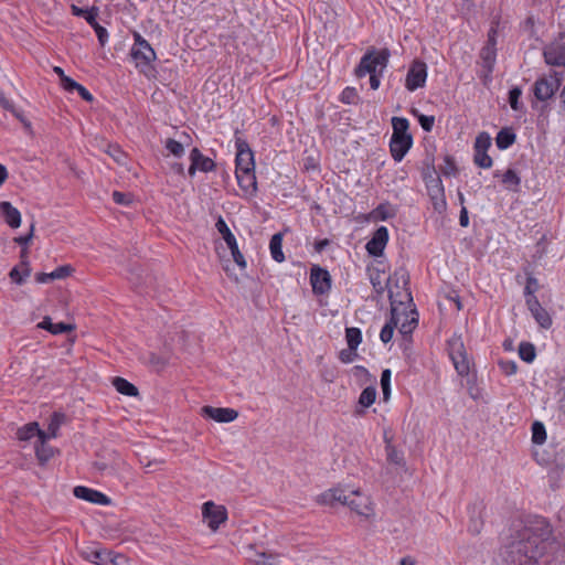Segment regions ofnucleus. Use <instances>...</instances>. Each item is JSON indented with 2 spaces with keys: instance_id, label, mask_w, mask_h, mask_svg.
I'll return each instance as SVG.
<instances>
[{
  "instance_id": "1",
  "label": "nucleus",
  "mask_w": 565,
  "mask_h": 565,
  "mask_svg": "<svg viewBox=\"0 0 565 565\" xmlns=\"http://www.w3.org/2000/svg\"><path fill=\"white\" fill-rule=\"evenodd\" d=\"M564 554L553 533V526L541 515H527L512 527L510 541L501 552L510 565H547Z\"/></svg>"
},
{
  "instance_id": "2",
  "label": "nucleus",
  "mask_w": 565,
  "mask_h": 565,
  "mask_svg": "<svg viewBox=\"0 0 565 565\" xmlns=\"http://www.w3.org/2000/svg\"><path fill=\"white\" fill-rule=\"evenodd\" d=\"M393 134L390 139V152L396 162H401L413 146V136L408 132L409 121L405 117H392Z\"/></svg>"
},
{
  "instance_id": "3",
  "label": "nucleus",
  "mask_w": 565,
  "mask_h": 565,
  "mask_svg": "<svg viewBox=\"0 0 565 565\" xmlns=\"http://www.w3.org/2000/svg\"><path fill=\"white\" fill-rule=\"evenodd\" d=\"M130 55L140 73L148 78L153 76L154 67L152 62L156 61L157 54L150 43L138 32L134 33Z\"/></svg>"
},
{
  "instance_id": "4",
  "label": "nucleus",
  "mask_w": 565,
  "mask_h": 565,
  "mask_svg": "<svg viewBox=\"0 0 565 565\" xmlns=\"http://www.w3.org/2000/svg\"><path fill=\"white\" fill-rule=\"evenodd\" d=\"M390 57L391 52L386 47L381 50L369 47L354 70L355 76L362 78L367 73L379 72L380 75H383V71L387 67Z\"/></svg>"
},
{
  "instance_id": "5",
  "label": "nucleus",
  "mask_w": 565,
  "mask_h": 565,
  "mask_svg": "<svg viewBox=\"0 0 565 565\" xmlns=\"http://www.w3.org/2000/svg\"><path fill=\"white\" fill-rule=\"evenodd\" d=\"M447 352L457 374L460 377L468 376L473 362L468 355L461 334L454 333L447 340Z\"/></svg>"
},
{
  "instance_id": "6",
  "label": "nucleus",
  "mask_w": 565,
  "mask_h": 565,
  "mask_svg": "<svg viewBox=\"0 0 565 565\" xmlns=\"http://www.w3.org/2000/svg\"><path fill=\"white\" fill-rule=\"evenodd\" d=\"M81 556L95 565H128V558L98 544L88 545L79 550Z\"/></svg>"
},
{
  "instance_id": "7",
  "label": "nucleus",
  "mask_w": 565,
  "mask_h": 565,
  "mask_svg": "<svg viewBox=\"0 0 565 565\" xmlns=\"http://www.w3.org/2000/svg\"><path fill=\"white\" fill-rule=\"evenodd\" d=\"M563 81V72L551 71L547 75L539 77L533 85V94L540 102L554 97Z\"/></svg>"
},
{
  "instance_id": "8",
  "label": "nucleus",
  "mask_w": 565,
  "mask_h": 565,
  "mask_svg": "<svg viewBox=\"0 0 565 565\" xmlns=\"http://www.w3.org/2000/svg\"><path fill=\"white\" fill-rule=\"evenodd\" d=\"M544 62L554 67H565V32H559L543 49Z\"/></svg>"
},
{
  "instance_id": "9",
  "label": "nucleus",
  "mask_w": 565,
  "mask_h": 565,
  "mask_svg": "<svg viewBox=\"0 0 565 565\" xmlns=\"http://www.w3.org/2000/svg\"><path fill=\"white\" fill-rule=\"evenodd\" d=\"M428 76L427 65L422 60H414L405 77V88L408 92H415L425 86Z\"/></svg>"
},
{
  "instance_id": "10",
  "label": "nucleus",
  "mask_w": 565,
  "mask_h": 565,
  "mask_svg": "<svg viewBox=\"0 0 565 565\" xmlns=\"http://www.w3.org/2000/svg\"><path fill=\"white\" fill-rule=\"evenodd\" d=\"M215 227H216L217 232L222 235L227 247L230 248L232 257H233L234 262L236 263V265L242 269L246 268L247 264L244 258V255L241 253V250L238 248L236 237L231 232L225 220L221 215L218 216V218L215 223Z\"/></svg>"
},
{
  "instance_id": "11",
  "label": "nucleus",
  "mask_w": 565,
  "mask_h": 565,
  "mask_svg": "<svg viewBox=\"0 0 565 565\" xmlns=\"http://www.w3.org/2000/svg\"><path fill=\"white\" fill-rule=\"evenodd\" d=\"M235 171L255 170L254 152L248 142L241 137H235Z\"/></svg>"
},
{
  "instance_id": "12",
  "label": "nucleus",
  "mask_w": 565,
  "mask_h": 565,
  "mask_svg": "<svg viewBox=\"0 0 565 565\" xmlns=\"http://www.w3.org/2000/svg\"><path fill=\"white\" fill-rule=\"evenodd\" d=\"M202 516L212 531H216L227 520V510L224 505L206 501L202 505Z\"/></svg>"
},
{
  "instance_id": "13",
  "label": "nucleus",
  "mask_w": 565,
  "mask_h": 565,
  "mask_svg": "<svg viewBox=\"0 0 565 565\" xmlns=\"http://www.w3.org/2000/svg\"><path fill=\"white\" fill-rule=\"evenodd\" d=\"M356 514L370 519L374 515L372 502L369 497L362 494L359 491H350L347 493V500L343 502Z\"/></svg>"
},
{
  "instance_id": "14",
  "label": "nucleus",
  "mask_w": 565,
  "mask_h": 565,
  "mask_svg": "<svg viewBox=\"0 0 565 565\" xmlns=\"http://www.w3.org/2000/svg\"><path fill=\"white\" fill-rule=\"evenodd\" d=\"M310 285L315 295L328 294L332 285L330 273L319 265H313L310 269Z\"/></svg>"
},
{
  "instance_id": "15",
  "label": "nucleus",
  "mask_w": 565,
  "mask_h": 565,
  "mask_svg": "<svg viewBox=\"0 0 565 565\" xmlns=\"http://www.w3.org/2000/svg\"><path fill=\"white\" fill-rule=\"evenodd\" d=\"M479 58V78L482 81L483 85H488L492 82V73L497 62V50L482 46Z\"/></svg>"
},
{
  "instance_id": "16",
  "label": "nucleus",
  "mask_w": 565,
  "mask_h": 565,
  "mask_svg": "<svg viewBox=\"0 0 565 565\" xmlns=\"http://www.w3.org/2000/svg\"><path fill=\"white\" fill-rule=\"evenodd\" d=\"M427 193L430 199L434 211L437 212L438 214L445 213L447 210V201L441 179H434L428 181Z\"/></svg>"
},
{
  "instance_id": "17",
  "label": "nucleus",
  "mask_w": 565,
  "mask_h": 565,
  "mask_svg": "<svg viewBox=\"0 0 565 565\" xmlns=\"http://www.w3.org/2000/svg\"><path fill=\"white\" fill-rule=\"evenodd\" d=\"M191 164L188 169V174L193 178L198 171L207 173L212 172L216 168V163L209 157L204 156L199 148H193L190 151Z\"/></svg>"
},
{
  "instance_id": "18",
  "label": "nucleus",
  "mask_w": 565,
  "mask_h": 565,
  "mask_svg": "<svg viewBox=\"0 0 565 565\" xmlns=\"http://www.w3.org/2000/svg\"><path fill=\"white\" fill-rule=\"evenodd\" d=\"M388 242V230L385 226H380L373 233L371 239L366 243L365 248L369 255L380 257Z\"/></svg>"
},
{
  "instance_id": "19",
  "label": "nucleus",
  "mask_w": 565,
  "mask_h": 565,
  "mask_svg": "<svg viewBox=\"0 0 565 565\" xmlns=\"http://www.w3.org/2000/svg\"><path fill=\"white\" fill-rule=\"evenodd\" d=\"M73 493L77 499H81V500H84V501H87V502H90L94 504L106 507L111 503V499L108 495H106L105 493H103L98 490H95V489H92L88 487L77 486L74 488Z\"/></svg>"
},
{
  "instance_id": "20",
  "label": "nucleus",
  "mask_w": 565,
  "mask_h": 565,
  "mask_svg": "<svg viewBox=\"0 0 565 565\" xmlns=\"http://www.w3.org/2000/svg\"><path fill=\"white\" fill-rule=\"evenodd\" d=\"M493 178L500 179L503 188L512 193H519L521 191V177L514 168H508L504 172L495 170Z\"/></svg>"
},
{
  "instance_id": "21",
  "label": "nucleus",
  "mask_w": 565,
  "mask_h": 565,
  "mask_svg": "<svg viewBox=\"0 0 565 565\" xmlns=\"http://www.w3.org/2000/svg\"><path fill=\"white\" fill-rule=\"evenodd\" d=\"M483 510H484V504L482 501H476L468 505V514H469L468 532L472 535H478L482 531V527H483L482 512H483Z\"/></svg>"
},
{
  "instance_id": "22",
  "label": "nucleus",
  "mask_w": 565,
  "mask_h": 565,
  "mask_svg": "<svg viewBox=\"0 0 565 565\" xmlns=\"http://www.w3.org/2000/svg\"><path fill=\"white\" fill-rule=\"evenodd\" d=\"M202 415L217 423H231L237 418L238 413L234 408L204 406Z\"/></svg>"
},
{
  "instance_id": "23",
  "label": "nucleus",
  "mask_w": 565,
  "mask_h": 565,
  "mask_svg": "<svg viewBox=\"0 0 565 565\" xmlns=\"http://www.w3.org/2000/svg\"><path fill=\"white\" fill-rule=\"evenodd\" d=\"M526 307L530 310L532 317L536 323L543 329H550L552 327V318L546 309H544L537 298H531L526 301Z\"/></svg>"
},
{
  "instance_id": "24",
  "label": "nucleus",
  "mask_w": 565,
  "mask_h": 565,
  "mask_svg": "<svg viewBox=\"0 0 565 565\" xmlns=\"http://www.w3.org/2000/svg\"><path fill=\"white\" fill-rule=\"evenodd\" d=\"M0 215L12 228H18L21 225L20 211L8 201L0 202Z\"/></svg>"
},
{
  "instance_id": "25",
  "label": "nucleus",
  "mask_w": 565,
  "mask_h": 565,
  "mask_svg": "<svg viewBox=\"0 0 565 565\" xmlns=\"http://www.w3.org/2000/svg\"><path fill=\"white\" fill-rule=\"evenodd\" d=\"M238 186L246 193L255 194L257 192V181L255 170L235 171Z\"/></svg>"
},
{
  "instance_id": "26",
  "label": "nucleus",
  "mask_w": 565,
  "mask_h": 565,
  "mask_svg": "<svg viewBox=\"0 0 565 565\" xmlns=\"http://www.w3.org/2000/svg\"><path fill=\"white\" fill-rule=\"evenodd\" d=\"M191 141V137L185 131L180 134V140H175L173 138H168L164 141V148L168 150L170 154L175 158H182L184 156V147L188 146Z\"/></svg>"
},
{
  "instance_id": "27",
  "label": "nucleus",
  "mask_w": 565,
  "mask_h": 565,
  "mask_svg": "<svg viewBox=\"0 0 565 565\" xmlns=\"http://www.w3.org/2000/svg\"><path fill=\"white\" fill-rule=\"evenodd\" d=\"M347 500V491L341 488H333L324 491L323 493L319 494L317 498V502L320 504H328L332 505L335 502H339L343 504V502Z\"/></svg>"
},
{
  "instance_id": "28",
  "label": "nucleus",
  "mask_w": 565,
  "mask_h": 565,
  "mask_svg": "<svg viewBox=\"0 0 565 565\" xmlns=\"http://www.w3.org/2000/svg\"><path fill=\"white\" fill-rule=\"evenodd\" d=\"M47 440H50V436L42 433L35 444V456L41 463L49 461L54 455V450L47 445Z\"/></svg>"
},
{
  "instance_id": "29",
  "label": "nucleus",
  "mask_w": 565,
  "mask_h": 565,
  "mask_svg": "<svg viewBox=\"0 0 565 565\" xmlns=\"http://www.w3.org/2000/svg\"><path fill=\"white\" fill-rule=\"evenodd\" d=\"M38 328L44 329L52 334H62L72 331L74 326L65 322L53 323L50 317H44V319L38 324Z\"/></svg>"
},
{
  "instance_id": "30",
  "label": "nucleus",
  "mask_w": 565,
  "mask_h": 565,
  "mask_svg": "<svg viewBox=\"0 0 565 565\" xmlns=\"http://www.w3.org/2000/svg\"><path fill=\"white\" fill-rule=\"evenodd\" d=\"M42 433H44V430L40 429L39 424L36 422H32L18 428L17 438L20 441H29L34 437L39 439Z\"/></svg>"
},
{
  "instance_id": "31",
  "label": "nucleus",
  "mask_w": 565,
  "mask_h": 565,
  "mask_svg": "<svg viewBox=\"0 0 565 565\" xmlns=\"http://www.w3.org/2000/svg\"><path fill=\"white\" fill-rule=\"evenodd\" d=\"M516 140V135L512 128L505 127L499 130L495 137V145L500 150L509 149Z\"/></svg>"
},
{
  "instance_id": "32",
  "label": "nucleus",
  "mask_w": 565,
  "mask_h": 565,
  "mask_svg": "<svg viewBox=\"0 0 565 565\" xmlns=\"http://www.w3.org/2000/svg\"><path fill=\"white\" fill-rule=\"evenodd\" d=\"M375 399H376V390H375V387H373V386L365 387L361 392L360 397H359V405L362 408H356L355 409V415L362 416L364 414V409L363 408H367L371 405H373Z\"/></svg>"
},
{
  "instance_id": "33",
  "label": "nucleus",
  "mask_w": 565,
  "mask_h": 565,
  "mask_svg": "<svg viewBox=\"0 0 565 565\" xmlns=\"http://www.w3.org/2000/svg\"><path fill=\"white\" fill-rule=\"evenodd\" d=\"M397 209L390 202L379 204L371 213L374 220L387 221L396 216Z\"/></svg>"
},
{
  "instance_id": "34",
  "label": "nucleus",
  "mask_w": 565,
  "mask_h": 565,
  "mask_svg": "<svg viewBox=\"0 0 565 565\" xmlns=\"http://www.w3.org/2000/svg\"><path fill=\"white\" fill-rule=\"evenodd\" d=\"M399 319L396 309H392L390 320L384 324L380 332V339L383 343H388L394 333V329L398 326Z\"/></svg>"
},
{
  "instance_id": "35",
  "label": "nucleus",
  "mask_w": 565,
  "mask_h": 565,
  "mask_svg": "<svg viewBox=\"0 0 565 565\" xmlns=\"http://www.w3.org/2000/svg\"><path fill=\"white\" fill-rule=\"evenodd\" d=\"M269 250L271 258L277 263L285 260V254L282 252V234L276 233L271 236L269 242Z\"/></svg>"
},
{
  "instance_id": "36",
  "label": "nucleus",
  "mask_w": 565,
  "mask_h": 565,
  "mask_svg": "<svg viewBox=\"0 0 565 565\" xmlns=\"http://www.w3.org/2000/svg\"><path fill=\"white\" fill-rule=\"evenodd\" d=\"M71 11L73 15L84 18L89 25L96 23L98 17V8L96 7H92L90 9H83L72 4Z\"/></svg>"
},
{
  "instance_id": "37",
  "label": "nucleus",
  "mask_w": 565,
  "mask_h": 565,
  "mask_svg": "<svg viewBox=\"0 0 565 565\" xmlns=\"http://www.w3.org/2000/svg\"><path fill=\"white\" fill-rule=\"evenodd\" d=\"M113 384L116 387V390L122 395H126V396H137L138 395V388L132 383L127 381L126 379L117 376L114 379Z\"/></svg>"
},
{
  "instance_id": "38",
  "label": "nucleus",
  "mask_w": 565,
  "mask_h": 565,
  "mask_svg": "<svg viewBox=\"0 0 565 565\" xmlns=\"http://www.w3.org/2000/svg\"><path fill=\"white\" fill-rule=\"evenodd\" d=\"M385 451H386V459L390 463H393L395 466H403L404 465V456L403 454L396 449V447L385 437Z\"/></svg>"
},
{
  "instance_id": "39",
  "label": "nucleus",
  "mask_w": 565,
  "mask_h": 565,
  "mask_svg": "<svg viewBox=\"0 0 565 565\" xmlns=\"http://www.w3.org/2000/svg\"><path fill=\"white\" fill-rule=\"evenodd\" d=\"M345 340L351 350H356L362 342V332L359 328L350 327L345 329Z\"/></svg>"
},
{
  "instance_id": "40",
  "label": "nucleus",
  "mask_w": 565,
  "mask_h": 565,
  "mask_svg": "<svg viewBox=\"0 0 565 565\" xmlns=\"http://www.w3.org/2000/svg\"><path fill=\"white\" fill-rule=\"evenodd\" d=\"M21 267L22 269H20L19 267H13L9 274L12 281H14L18 285H22L25 281V278L30 276L29 264L22 262Z\"/></svg>"
},
{
  "instance_id": "41",
  "label": "nucleus",
  "mask_w": 565,
  "mask_h": 565,
  "mask_svg": "<svg viewBox=\"0 0 565 565\" xmlns=\"http://www.w3.org/2000/svg\"><path fill=\"white\" fill-rule=\"evenodd\" d=\"M532 443L535 445H543L546 441V429L542 422L535 420L531 427Z\"/></svg>"
},
{
  "instance_id": "42",
  "label": "nucleus",
  "mask_w": 565,
  "mask_h": 565,
  "mask_svg": "<svg viewBox=\"0 0 565 565\" xmlns=\"http://www.w3.org/2000/svg\"><path fill=\"white\" fill-rule=\"evenodd\" d=\"M519 356L526 363L533 362L536 356L535 347L530 342H521L519 345Z\"/></svg>"
},
{
  "instance_id": "43",
  "label": "nucleus",
  "mask_w": 565,
  "mask_h": 565,
  "mask_svg": "<svg viewBox=\"0 0 565 565\" xmlns=\"http://www.w3.org/2000/svg\"><path fill=\"white\" fill-rule=\"evenodd\" d=\"M253 562L255 565H278L279 556L273 553L259 552L256 553Z\"/></svg>"
},
{
  "instance_id": "44",
  "label": "nucleus",
  "mask_w": 565,
  "mask_h": 565,
  "mask_svg": "<svg viewBox=\"0 0 565 565\" xmlns=\"http://www.w3.org/2000/svg\"><path fill=\"white\" fill-rule=\"evenodd\" d=\"M339 100L345 105H356L360 100L358 90L354 87L347 86L340 94Z\"/></svg>"
},
{
  "instance_id": "45",
  "label": "nucleus",
  "mask_w": 565,
  "mask_h": 565,
  "mask_svg": "<svg viewBox=\"0 0 565 565\" xmlns=\"http://www.w3.org/2000/svg\"><path fill=\"white\" fill-rule=\"evenodd\" d=\"M492 145V138L491 136L486 132H479L475 140L473 150L475 151H488V149Z\"/></svg>"
},
{
  "instance_id": "46",
  "label": "nucleus",
  "mask_w": 565,
  "mask_h": 565,
  "mask_svg": "<svg viewBox=\"0 0 565 565\" xmlns=\"http://www.w3.org/2000/svg\"><path fill=\"white\" fill-rule=\"evenodd\" d=\"M63 417L64 416L62 414L54 413L49 423L47 430L44 431V435L50 436V439L56 438Z\"/></svg>"
},
{
  "instance_id": "47",
  "label": "nucleus",
  "mask_w": 565,
  "mask_h": 565,
  "mask_svg": "<svg viewBox=\"0 0 565 565\" xmlns=\"http://www.w3.org/2000/svg\"><path fill=\"white\" fill-rule=\"evenodd\" d=\"M473 162L476 166L482 169H490L493 164V160L488 154V151H475Z\"/></svg>"
},
{
  "instance_id": "48",
  "label": "nucleus",
  "mask_w": 565,
  "mask_h": 565,
  "mask_svg": "<svg viewBox=\"0 0 565 565\" xmlns=\"http://www.w3.org/2000/svg\"><path fill=\"white\" fill-rule=\"evenodd\" d=\"M537 289H539L537 279L532 275L527 276L526 284L524 287L525 302L531 298H536L535 292Z\"/></svg>"
},
{
  "instance_id": "49",
  "label": "nucleus",
  "mask_w": 565,
  "mask_h": 565,
  "mask_svg": "<svg viewBox=\"0 0 565 565\" xmlns=\"http://www.w3.org/2000/svg\"><path fill=\"white\" fill-rule=\"evenodd\" d=\"M418 324V319L415 317L408 318L401 323L398 330L404 338L409 337Z\"/></svg>"
},
{
  "instance_id": "50",
  "label": "nucleus",
  "mask_w": 565,
  "mask_h": 565,
  "mask_svg": "<svg viewBox=\"0 0 565 565\" xmlns=\"http://www.w3.org/2000/svg\"><path fill=\"white\" fill-rule=\"evenodd\" d=\"M522 95V90L520 87L514 86L509 90V104L513 110H520L521 109V103L520 97Z\"/></svg>"
},
{
  "instance_id": "51",
  "label": "nucleus",
  "mask_w": 565,
  "mask_h": 565,
  "mask_svg": "<svg viewBox=\"0 0 565 565\" xmlns=\"http://www.w3.org/2000/svg\"><path fill=\"white\" fill-rule=\"evenodd\" d=\"M107 153L119 164H125L127 156L126 153L116 145H109Z\"/></svg>"
},
{
  "instance_id": "52",
  "label": "nucleus",
  "mask_w": 565,
  "mask_h": 565,
  "mask_svg": "<svg viewBox=\"0 0 565 565\" xmlns=\"http://www.w3.org/2000/svg\"><path fill=\"white\" fill-rule=\"evenodd\" d=\"M440 171L446 177L454 175L457 172L456 163L450 156L444 158V164L440 167Z\"/></svg>"
},
{
  "instance_id": "53",
  "label": "nucleus",
  "mask_w": 565,
  "mask_h": 565,
  "mask_svg": "<svg viewBox=\"0 0 565 565\" xmlns=\"http://www.w3.org/2000/svg\"><path fill=\"white\" fill-rule=\"evenodd\" d=\"M90 26L94 29L99 44L104 46L109 38L107 29L102 26L97 21L96 23L90 24Z\"/></svg>"
},
{
  "instance_id": "54",
  "label": "nucleus",
  "mask_w": 565,
  "mask_h": 565,
  "mask_svg": "<svg viewBox=\"0 0 565 565\" xmlns=\"http://www.w3.org/2000/svg\"><path fill=\"white\" fill-rule=\"evenodd\" d=\"M500 370L508 376H511L516 373L518 365L512 360H501L499 362Z\"/></svg>"
},
{
  "instance_id": "55",
  "label": "nucleus",
  "mask_w": 565,
  "mask_h": 565,
  "mask_svg": "<svg viewBox=\"0 0 565 565\" xmlns=\"http://www.w3.org/2000/svg\"><path fill=\"white\" fill-rule=\"evenodd\" d=\"M418 122L424 131L430 132L434 128L435 117L428 115H418Z\"/></svg>"
},
{
  "instance_id": "56",
  "label": "nucleus",
  "mask_w": 565,
  "mask_h": 565,
  "mask_svg": "<svg viewBox=\"0 0 565 565\" xmlns=\"http://www.w3.org/2000/svg\"><path fill=\"white\" fill-rule=\"evenodd\" d=\"M381 386H382L384 396L387 397L391 392V370L386 369L382 372Z\"/></svg>"
},
{
  "instance_id": "57",
  "label": "nucleus",
  "mask_w": 565,
  "mask_h": 565,
  "mask_svg": "<svg viewBox=\"0 0 565 565\" xmlns=\"http://www.w3.org/2000/svg\"><path fill=\"white\" fill-rule=\"evenodd\" d=\"M356 350H351L349 347L348 349L341 350L339 353V359L342 363H351L358 358Z\"/></svg>"
},
{
  "instance_id": "58",
  "label": "nucleus",
  "mask_w": 565,
  "mask_h": 565,
  "mask_svg": "<svg viewBox=\"0 0 565 565\" xmlns=\"http://www.w3.org/2000/svg\"><path fill=\"white\" fill-rule=\"evenodd\" d=\"M113 200L115 203L119 205L127 206L131 203V196L127 193L114 191L113 192Z\"/></svg>"
},
{
  "instance_id": "59",
  "label": "nucleus",
  "mask_w": 565,
  "mask_h": 565,
  "mask_svg": "<svg viewBox=\"0 0 565 565\" xmlns=\"http://www.w3.org/2000/svg\"><path fill=\"white\" fill-rule=\"evenodd\" d=\"M72 268L71 266H60L57 268H55L52 273H53V277H54V280L55 279H63L67 276H70V274L72 273Z\"/></svg>"
},
{
  "instance_id": "60",
  "label": "nucleus",
  "mask_w": 565,
  "mask_h": 565,
  "mask_svg": "<svg viewBox=\"0 0 565 565\" xmlns=\"http://www.w3.org/2000/svg\"><path fill=\"white\" fill-rule=\"evenodd\" d=\"M62 81V84H63V87L65 90L67 92H74L76 89V87L78 86L79 83H77L76 81H74L73 78L66 76V75H63V77L61 78Z\"/></svg>"
},
{
  "instance_id": "61",
  "label": "nucleus",
  "mask_w": 565,
  "mask_h": 565,
  "mask_svg": "<svg viewBox=\"0 0 565 565\" xmlns=\"http://www.w3.org/2000/svg\"><path fill=\"white\" fill-rule=\"evenodd\" d=\"M483 47L497 50V31L491 28L488 32V39Z\"/></svg>"
},
{
  "instance_id": "62",
  "label": "nucleus",
  "mask_w": 565,
  "mask_h": 565,
  "mask_svg": "<svg viewBox=\"0 0 565 565\" xmlns=\"http://www.w3.org/2000/svg\"><path fill=\"white\" fill-rule=\"evenodd\" d=\"M423 179L426 185L427 182L430 180L440 179V177L436 174V170L433 163L428 166L427 169L424 171Z\"/></svg>"
},
{
  "instance_id": "63",
  "label": "nucleus",
  "mask_w": 565,
  "mask_h": 565,
  "mask_svg": "<svg viewBox=\"0 0 565 565\" xmlns=\"http://www.w3.org/2000/svg\"><path fill=\"white\" fill-rule=\"evenodd\" d=\"M75 92H77V94L85 100V102H93L94 100V96L93 94L85 87L83 86L82 84H78V86L76 87Z\"/></svg>"
},
{
  "instance_id": "64",
  "label": "nucleus",
  "mask_w": 565,
  "mask_h": 565,
  "mask_svg": "<svg viewBox=\"0 0 565 565\" xmlns=\"http://www.w3.org/2000/svg\"><path fill=\"white\" fill-rule=\"evenodd\" d=\"M149 363L158 369L163 367L166 365V360L154 353H151L149 356Z\"/></svg>"
}]
</instances>
